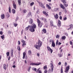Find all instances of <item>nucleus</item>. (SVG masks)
Masks as SVG:
<instances>
[{"label":"nucleus","instance_id":"30","mask_svg":"<svg viewBox=\"0 0 73 73\" xmlns=\"http://www.w3.org/2000/svg\"><path fill=\"white\" fill-rule=\"evenodd\" d=\"M9 13H11V7L9 6Z\"/></svg>","mask_w":73,"mask_h":73},{"label":"nucleus","instance_id":"40","mask_svg":"<svg viewBox=\"0 0 73 73\" xmlns=\"http://www.w3.org/2000/svg\"><path fill=\"white\" fill-rule=\"evenodd\" d=\"M67 20V18L66 17H64L63 18V21H66Z\"/></svg>","mask_w":73,"mask_h":73},{"label":"nucleus","instance_id":"3","mask_svg":"<svg viewBox=\"0 0 73 73\" xmlns=\"http://www.w3.org/2000/svg\"><path fill=\"white\" fill-rule=\"evenodd\" d=\"M41 64V63L39 62L38 63H32L30 64V65H32L33 66H34V65H36V66H38V65H39Z\"/></svg>","mask_w":73,"mask_h":73},{"label":"nucleus","instance_id":"64","mask_svg":"<svg viewBox=\"0 0 73 73\" xmlns=\"http://www.w3.org/2000/svg\"><path fill=\"white\" fill-rule=\"evenodd\" d=\"M64 65H65V66H66L67 65V63H66V62H65V63H64Z\"/></svg>","mask_w":73,"mask_h":73},{"label":"nucleus","instance_id":"58","mask_svg":"<svg viewBox=\"0 0 73 73\" xmlns=\"http://www.w3.org/2000/svg\"><path fill=\"white\" fill-rule=\"evenodd\" d=\"M3 31H0V34L1 35H3Z\"/></svg>","mask_w":73,"mask_h":73},{"label":"nucleus","instance_id":"54","mask_svg":"<svg viewBox=\"0 0 73 73\" xmlns=\"http://www.w3.org/2000/svg\"><path fill=\"white\" fill-rule=\"evenodd\" d=\"M14 25L15 27H17V24L14 23Z\"/></svg>","mask_w":73,"mask_h":73},{"label":"nucleus","instance_id":"23","mask_svg":"<svg viewBox=\"0 0 73 73\" xmlns=\"http://www.w3.org/2000/svg\"><path fill=\"white\" fill-rule=\"evenodd\" d=\"M3 68L5 70H6L7 69V66H6V64H4Z\"/></svg>","mask_w":73,"mask_h":73},{"label":"nucleus","instance_id":"50","mask_svg":"<svg viewBox=\"0 0 73 73\" xmlns=\"http://www.w3.org/2000/svg\"><path fill=\"white\" fill-rule=\"evenodd\" d=\"M17 43L18 45H20L21 43H20V41L19 40H18L17 42Z\"/></svg>","mask_w":73,"mask_h":73},{"label":"nucleus","instance_id":"10","mask_svg":"<svg viewBox=\"0 0 73 73\" xmlns=\"http://www.w3.org/2000/svg\"><path fill=\"white\" fill-rule=\"evenodd\" d=\"M46 6L48 9H51V7L49 5L46 4Z\"/></svg>","mask_w":73,"mask_h":73},{"label":"nucleus","instance_id":"21","mask_svg":"<svg viewBox=\"0 0 73 73\" xmlns=\"http://www.w3.org/2000/svg\"><path fill=\"white\" fill-rule=\"evenodd\" d=\"M10 53L11 56H12V55H13V49H11V52Z\"/></svg>","mask_w":73,"mask_h":73},{"label":"nucleus","instance_id":"56","mask_svg":"<svg viewBox=\"0 0 73 73\" xmlns=\"http://www.w3.org/2000/svg\"><path fill=\"white\" fill-rule=\"evenodd\" d=\"M48 70H45L44 71V73H47Z\"/></svg>","mask_w":73,"mask_h":73},{"label":"nucleus","instance_id":"47","mask_svg":"<svg viewBox=\"0 0 73 73\" xmlns=\"http://www.w3.org/2000/svg\"><path fill=\"white\" fill-rule=\"evenodd\" d=\"M19 17H17L16 18V19L15 20L16 21H17V20H19Z\"/></svg>","mask_w":73,"mask_h":73},{"label":"nucleus","instance_id":"11","mask_svg":"<svg viewBox=\"0 0 73 73\" xmlns=\"http://www.w3.org/2000/svg\"><path fill=\"white\" fill-rule=\"evenodd\" d=\"M60 6L61 8H62L63 9H65V7L63 6V5H62V4H60Z\"/></svg>","mask_w":73,"mask_h":73},{"label":"nucleus","instance_id":"19","mask_svg":"<svg viewBox=\"0 0 73 73\" xmlns=\"http://www.w3.org/2000/svg\"><path fill=\"white\" fill-rule=\"evenodd\" d=\"M54 17L56 19H57L58 18V15L56 14L54 16Z\"/></svg>","mask_w":73,"mask_h":73},{"label":"nucleus","instance_id":"5","mask_svg":"<svg viewBox=\"0 0 73 73\" xmlns=\"http://www.w3.org/2000/svg\"><path fill=\"white\" fill-rule=\"evenodd\" d=\"M73 28V25L71 24L69 26L67 27V30H69L70 28Z\"/></svg>","mask_w":73,"mask_h":73},{"label":"nucleus","instance_id":"55","mask_svg":"<svg viewBox=\"0 0 73 73\" xmlns=\"http://www.w3.org/2000/svg\"><path fill=\"white\" fill-rule=\"evenodd\" d=\"M29 29V28L28 27H27L25 29V31H28V30Z\"/></svg>","mask_w":73,"mask_h":73},{"label":"nucleus","instance_id":"45","mask_svg":"<svg viewBox=\"0 0 73 73\" xmlns=\"http://www.w3.org/2000/svg\"><path fill=\"white\" fill-rule=\"evenodd\" d=\"M50 65L51 66V68H53V64H52V63L50 64Z\"/></svg>","mask_w":73,"mask_h":73},{"label":"nucleus","instance_id":"31","mask_svg":"<svg viewBox=\"0 0 73 73\" xmlns=\"http://www.w3.org/2000/svg\"><path fill=\"white\" fill-rule=\"evenodd\" d=\"M1 38L2 40H4V35H3L2 36H1Z\"/></svg>","mask_w":73,"mask_h":73},{"label":"nucleus","instance_id":"44","mask_svg":"<svg viewBox=\"0 0 73 73\" xmlns=\"http://www.w3.org/2000/svg\"><path fill=\"white\" fill-rule=\"evenodd\" d=\"M34 4V2H32V3H30V6H32V5H33Z\"/></svg>","mask_w":73,"mask_h":73},{"label":"nucleus","instance_id":"39","mask_svg":"<svg viewBox=\"0 0 73 73\" xmlns=\"http://www.w3.org/2000/svg\"><path fill=\"white\" fill-rule=\"evenodd\" d=\"M6 55L7 56H9V52H8L6 53Z\"/></svg>","mask_w":73,"mask_h":73},{"label":"nucleus","instance_id":"16","mask_svg":"<svg viewBox=\"0 0 73 73\" xmlns=\"http://www.w3.org/2000/svg\"><path fill=\"white\" fill-rule=\"evenodd\" d=\"M42 31L43 33H46V29H43Z\"/></svg>","mask_w":73,"mask_h":73},{"label":"nucleus","instance_id":"52","mask_svg":"<svg viewBox=\"0 0 73 73\" xmlns=\"http://www.w3.org/2000/svg\"><path fill=\"white\" fill-rule=\"evenodd\" d=\"M50 42H52H52H54V40H52V39H51L50 40Z\"/></svg>","mask_w":73,"mask_h":73},{"label":"nucleus","instance_id":"33","mask_svg":"<svg viewBox=\"0 0 73 73\" xmlns=\"http://www.w3.org/2000/svg\"><path fill=\"white\" fill-rule=\"evenodd\" d=\"M21 42H22L23 43H25V40H24L23 39L21 40Z\"/></svg>","mask_w":73,"mask_h":73},{"label":"nucleus","instance_id":"46","mask_svg":"<svg viewBox=\"0 0 73 73\" xmlns=\"http://www.w3.org/2000/svg\"><path fill=\"white\" fill-rule=\"evenodd\" d=\"M58 8H55L54 9V11H58Z\"/></svg>","mask_w":73,"mask_h":73},{"label":"nucleus","instance_id":"59","mask_svg":"<svg viewBox=\"0 0 73 73\" xmlns=\"http://www.w3.org/2000/svg\"><path fill=\"white\" fill-rule=\"evenodd\" d=\"M70 43L71 45H72V44H73V42H72L70 41Z\"/></svg>","mask_w":73,"mask_h":73},{"label":"nucleus","instance_id":"7","mask_svg":"<svg viewBox=\"0 0 73 73\" xmlns=\"http://www.w3.org/2000/svg\"><path fill=\"white\" fill-rule=\"evenodd\" d=\"M29 31H30V32H34L35 31V29L31 27L29 29Z\"/></svg>","mask_w":73,"mask_h":73},{"label":"nucleus","instance_id":"32","mask_svg":"<svg viewBox=\"0 0 73 73\" xmlns=\"http://www.w3.org/2000/svg\"><path fill=\"white\" fill-rule=\"evenodd\" d=\"M48 51L49 52H50L51 54H52V52H53V50L51 48Z\"/></svg>","mask_w":73,"mask_h":73},{"label":"nucleus","instance_id":"42","mask_svg":"<svg viewBox=\"0 0 73 73\" xmlns=\"http://www.w3.org/2000/svg\"><path fill=\"white\" fill-rule=\"evenodd\" d=\"M38 4H39V5L40 6H41L43 4L42 3H41L40 2V3H39Z\"/></svg>","mask_w":73,"mask_h":73},{"label":"nucleus","instance_id":"26","mask_svg":"<svg viewBox=\"0 0 73 73\" xmlns=\"http://www.w3.org/2000/svg\"><path fill=\"white\" fill-rule=\"evenodd\" d=\"M28 53L29 55H31V54H32V52L31 50H29L28 51Z\"/></svg>","mask_w":73,"mask_h":73},{"label":"nucleus","instance_id":"60","mask_svg":"<svg viewBox=\"0 0 73 73\" xmlns=\"http://www.w3.org/2000/svg\"><path fill=\"white\" fill-rule=\"evenodd\" d=\"M61 73H63V70H62V68H61Z\"/></svg>","mask_w":73,"mask_h":73},{"label":"nucleus","instance_id":"15","mask_svg":"<svg viewBox=\"0 0 73 73\" xmlns=\"http://www.w3.org/2000/svg\"><path fill=\"white\" fill-rule=\"evenodd\" d=\"M25 55H26V53L25 52L23 53V59L25 58Z\"/></svg>","mask_w":73,"mask_h":73},{"label":"nucleus","instance_id":"37","mask_svg":"<svg viewBox=\"0 0 73 73\" xmlns=\"http://www.w3.org/2000/svg\"><path fill=\"white\" fill-rule=\"evenodd\" d=\"M47 50H48V51L49 50L51 49V48H50V47H49V46H47Z\"/></svg>","mask_w":73,"mask_h":73},{"label":"nucleus","instance_id":"6","mask_svg":"<svg viewBox=\"0 0 73 73\" xmlns=\"http://www.w3.org/2000/svg\"><path fill=\"white\" fill-rule=\"evenodd\" d=\"M69 66H66V68L65 69V72H66V73H68V70H69Z\"/></svg>","mask_w":73,"mask_h":73},{"label":"nucleus","instance_id":"41","mask_svg":"<svg viewBox=\"0 0 73 73\" xmlns=\"http://www.w3.org/2000/svg\"><path fill=\"white\" fill-rule=\"evenodd\" d=\"M63 5L65 7H67L68 6V4H64Z\"/></svg>","mask_w":73,"mask_h":73},{"label":"nucleus","instance_id":"24","mask_svg":"<svg viewBox=\"0 0 73 73\" xmlns=\"http://www.w3.org/2000/svg\"><path fill=\"white\" fill-rule=\"evenodd\" d=\"M50 25L51 26H52V27H54V25L53 24V21H50Z\"/></svg>","mask_w":73,"mask_h":73},{"label":"nucleus","instance_id":"9","mask_svg":"<svg viewBox=\"0 0 73 73\" xmlns=\"http://www.w3.org/2000/svg\"><path fill=\"white\" fill-rule=\"evenodd\" d=\"M58 26L59 27H61V21H60V20H58Z\"/></svg>","mask_w":73,"mask_h":73},{"label":"nucleus","instance_id":"35","mask_svg":"<svg viewBox=\"0 0 73 73\" xmlns=\"http://www.w3.org/2000/svg\"><path fill=\"white\" fill-rule=\"evenodd\" d=\"M31 15V12H29L28 13V17H29Z\"/></svg>","mask_w":73,"mask_h":73},{"label":"nucleus","instance_id":"29","mask_svg":"<svg viewBox=\"0 0 73 73\" xmlns=\"http://www.w3.org/2000/svg\"><path fill=\"white\" fill-rule=\"evenodd\" d=\"M12 12L13 14H15L16 13V11L13 9L12 10Z\"/></svg>","mask_w":73,"mask_h":73},{"label":"nucleus","instance_id":"22","mask_svg":"<svg viewBox=\"0 0 73 73\" xmlns=\"http://www.w3.org/2000/svg\"><path fill=\"white\" fill-rule=\"evenodd\" d=\"M40 68H38L37 70V72H38L39 73H42L41 70H40Z\"/></svg>","mask_w":73,"mask_h":73},{"label":"nucleus","instance_id":"8","mask_svg":"<svg viewBox=\"0 0 73 73\" xmlns=\"http://www.w3.org/2000/svg\"><path fill=\"white\" fill-rule=\"evenodd\" d=\"M31 27L35 29V28H36V25L35 24H32L31 26Z\"/></svg>","mask_w":73,"mask_h":73},{"label":"nucleus","instance_id":"43","mask_svg":"<svg viewBox=\"0 0 73 73\" xmlns=\"http://www.w3.org/2000/svg\"><path fill=\"white\" fill-rule=\"evenodd\" d=\"M33 70H34V71H37V69L36 68H33Z\"/></svg>","mask_w":73,"mask_h":73},{"label":"nucleus","instance_id":"20","mask_svg":"<svg viewBox=\"0 0 73 73\" xmlns=\"http://www.w3.org/2000/svg\"><path fill=\"white\" fill-rule=\"evenodd\" d=\"M17 49H18V50L19 51H20V50H21L20 46H18L17 47Z\"/></svg>","mask_w":73,"mask_h":73},{"label":"nucleus","instance_id":"17","mask_svg":"<svg viewBox=\"0 0 73 73\" xmlns=\"http://www.w3.org/2000/svg\"><path fill=\"white\" fill-rule=\"evenodd\" d=\"M33 23V20L32 19H30L29 21V24H32Z\"/></svg>","mask_w":73,"mask_h":73},{"label":"nucleus","instance_id":"49","mask_svg":"<svg viewBox=\"0 0 73 73\" xmlns=\"http://www.w3.org/2000/svg\"><path fill=\"white\" fill-rule=\"evenodd\" d=\"M58 44V40H56V45H57Z\"/></svg>","mask_w":73,"mask_h":73},{"label":"nucleus","instance_id":"1","mask_svg":"<svg viewBox=\"0 0 73 73\" xmlns=\"http://www.w3.org/2000/svg\"><path fill=\"white\" fill-rule=\"evenodd\" d=\"M38 45L36 44L34 46L37 49H40V48L42 46V42L40 40L38 41Z\"/></svg>","mask_w":73,"mask_h":73},{"label":"nucleus","instance_id":"48","mask_svg":"<svg viewBox=\"0 0 73 73\" xmlns=\"http://www.w3.org/2000/svg\"><path fill=\"white\" fill-rule=\"evenodd\" d=\"M23 12L24 13H25L27 12V10H23Z\"/></svg>","mask_w":73,"mask_h":73},{"label":"nucleus","instance_id":"63","mask_svg":"<svg viewBox=\"0 0 73 73\" xmlns=\"http://www.w3.org/2000/svg\"><path fill=\"white\" fill-rule=\"evenodd\" d=\"M44 18H40V19L41 20H42V21H43V20H44Z\"/></svg>","mask_w":73,"mask_h":73},{"label":"nucleus","instance_id":"57","mask_svg":"<svg viewBox=\"0 0 73 73\" xmlns=\"http://www.w3.org/2000/svg\"><path fill=\"white\" fill-rule=\"evenodd\" d=\"M31 66L29 67V68L28 71V72H30V70H31Z\"/></svg>","mask_w":73,"mask_h":73},{"label":"nucleus","instance_id":"4","mask_svg":"<svg viewBox=\"0 0 73 73\" xmlns=\"http://www.w3.org/2000/svg\"><path fill=\"white\" fill-rule=\"evenodd\" d=\"M13 4V7L14 8V9H16V5L15 4V1H13L12 2Z\"/></svg>","mask_w":73,"mask_h":73},{"label":"nucleus","instance_id":"36","mask_svg":"<svg viewBox=\"0 0 73 73\" xmlns=\"http://www.w3.org/2000/svg\"><path fill=\"white\" fill-rule=\"evenodd\" d=\"M50 70L51 72H53V68H51V69H49V70Z\"/></svg>","mask_w":73,"mask_h":73},{"label":"nucleus","instance_id":"25","mask_svg":"<svg viewBox=\"0 0 73 73\" xmlns=\"http://www.w3.org/2000/svg\"><path fill=\"white\" fill-rule=\"evenodd\" d=\"M66 39V36H63L62 37V40H65Z\"/></svg>","mask_w":73,"mask_h":73},{"label":"nucleus","instance_id":"28","mask_svg":"<svg viewBox=\"0 0 73 73\" xmlns=\"http://www.w3.org/2000/svg\"><path fill=\"white\" fill-rule=\"evenodd\" d=\"M18 2L19 5H21V0H18Z\"/></svg>","mask_w":73,"mask_h":73},{"label":"nucleus","instance_id":"18","mask_svg":"<svg viewBox=\"0 0 73 73\" xmlns=\"http://www.w3.org/2000/svg\"><path fill=\"white\" fill-rule=\"evenodd\" d=\"M61 1L64 4H66V1L65 0H61Z\"/></svg>","mask_w":73,"mask_h":73},{"label":"nucleus","instance_id":"27","mask_svg":"<svg viewBox=\"0 0 73 73\" xmlns=\"http://www.w3.org/2000/svg\"><path fill=\"white\" fill-rule=\"evenodd\" d=\"M58 55L59 56V57H62V54H61V53H58Z\"/></svg>","mask_w":73,"mask_h":73},{"label":"nucleus","instance_id":"34","mask_svg":"<svg viewBox=\"0 0 73 73\" xmlns=\"http://www.w3.org/2000/svg\"><path fill=\"white\" fill-rule=\"evenodd\" d=\"M26 45H27V44L25 43H24L22 44V46L23 47H24V46H25Z\"/></svg>","mask_w":73,"mask_h":73},{"label":"nucleus","instance_id":"12","mask_svg":"<svg viewBox=\"0 0 73 73\" xmlns=\"http://www.w3.org/2000/svg\"><path fill=\"white\" fill-rule=\"evenodd\" d=\"M42 13H43V14H44V15H45L46 16H48V14L46 13V12L43 11L42 12Z\"/></svg>","mask_w":73,"mask_h":73},{"label":"nucleus","instance_id":"14","mask_svg":"<svg viewBox=\"0 0 73 73\" xmlns=\"http://www.w3.org/2000/svg\"><path fill=\"white\" fill-rule=\"evenodd\" d=\"M55 43H54V42H52V46L54 48L55 47Z\"/></svg>","mask_w":73,"mask_h":73},{"label":"nucleus","instance_id":"62","mask_svg":"<svg viewBox=\"0 0 73 73\" xmlns=\"http://www.w3.org/2000/svg\"><path fill=\"white\" fill-rule=\"evenodd\" d=\"M59 37H60V36H58V35H56V37L57 38H59Z\"/></svg>","mask_w":73,"mask_h":73},{"label":"nucleus","instance_id":"2","mask_svg":"<svg viewBox=\"0 0 73 73\" xmlns=\"http://www.w3.org/2000/svg\"><path fill=\"white\" fill-rule=\"evenodd\" d=\"M37 23H38V27L41 28L42 25V23H41V21L38 19H37Z\"/></svg>","mask_w":73,"mask_h":73},{"label":"nucleus","instance_id":"51","mask_svg":"<svg viewBox=\"0 0 73 73\" xmlns=\"http://www.w3.org/2000/svg\"><path fill=\"white\" fill-rule=\"evenodd\" d=\"M41 7H42V8H45V6H44L43 4L42 5Z\"/></svg>","mask_w":73,"mask_h":73},{"label":"nucleus","instance_id":"53","mask_svg":"<svg viewBox=\"0 0 73 73\" xmlns=\"http://www.w3.org/2000/svg\"><path fill=\"white\" fill-rule=\"evenodd\" d=\"M44 69H47V66H45L44 67Z\"/></svg>","mask_w":73,"mask_h":73},{"label":"nucleus","instance_id":"61","mask_svg":"<svg viewBox=\"0 0 73 73\" xmlns=\"http://www.w3.org/2000/svg\"><path fill=\"white\" fill-rule=\"evenodd\" d=\"M37 56L38 57H39V56H40V53H37Z\"/></svg>","mask_w":73,"mask_h":73},{"label":"nucleus","instance_id":"13","mask_svg":"<svg viewBox=\"0 0 73 73\" xmlns=\"http://www.w3.org/2000/svg\"><path fill=\"white\" fill-rule=\"evenodd\" d=\"M1 19H4L5 18V15L4 14H2L1 15Z\"/></svg>","mask_w":73,"mask_h":73},{"label":"nucleus","instance_id":"38","mask_svg":"<svg viewBox=\"0 0 73 73\" xmlns=\"http://www.w3.org/2000/svg\"><path fill=\"white\" fill-rule=\"evenodd\" d=\"M43 21L44 22V23H46L47 22V20L46 19L44 18L43 19Z\"/></svg>","mask_w":73,"mask_h":73}]
</instances>
